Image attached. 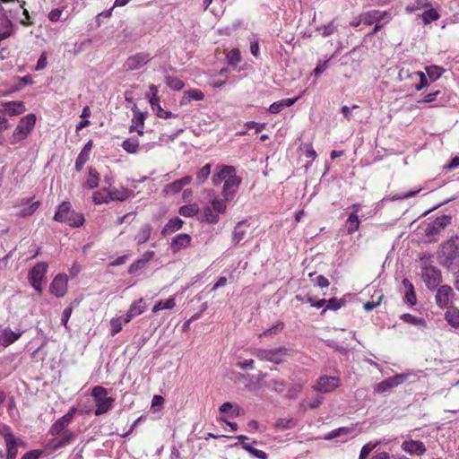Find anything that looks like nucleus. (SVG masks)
<instances>
[{
    "instance_id": "338daca9",
    "label": "nucleus",
    "mask_w": 459,
    "mask_h": 459,
    "mask_svg": "<svg viewBox=\"0 0 459 459\" xmlns=\"http://www.w3.org/2000/svg\"><path fill=\"white\" fill-rule=\"evenodd\" d=\"M398 77L400 81H404L408 78H413L416 77L414 74V72L410 73L409 69H405L404 67L401 68L398 74Z\"/></svg>"
},
{
    "instance_id": "2f4dec72",
    "label": "nucleus",
    "mask_w": 459,
    "mask_h": 459,
    "mask_svg": "<svg viewBox=\"0 0 459 459\" xmlns=\"http://www.w3.org/2000/svg\"><path fill=\"white\" fill-rule=\"evenodd\" d=\"M360 221L356 212L351 213L345 221L347 234L352 235L359 228Z\"/></svg>"
},
{
    "instance_id": "a18cd8bd",
    "label": "nucleus",
    "mask_w": 459,
    "mask_h": 459,
    "mask_svg": "<svg viewBox=\"0 0 459 459\" xmlns=\"http://www.w3.org/2000/svg\"><path fill=\"white\" fill-rule=\"evenodd\" d=\"M421 19L425 24L437 21L439 18V13L435 9H429L420 14Z\"/></svg>"
},
{
    "instance_id": "7ed1b4c3",
    "label": "nucleus",
    "mask_w": 459,
    "mask_h": 459,
    "mask_svg": "<svg viewBox=\"0 0 459 459\" xmlns=\"http://www.w3.org/2000/svg\"><path fill=\"white\" fill-rule=\"evenodd\" d=\"M91 396L96 403V410L94 411L96 416L108 412L115 403L114 398L108 396V390L100 385L92 388Z\"/></svg>"
},
{
    "instance_id": "e2e57ef3",
    "label": "nucleus",
    "mask_w": 459,
    "mask_h": 459,
    "mask_svg": "<svg viewBox=\"0 0 459 459\" xmlns=\"http://www.w3.org/2000/svg\"><path fill=\"white\" fill-rule=\"evenodd\" d=\"M302 385L300 384H295L293 385L288 391L287 396L289 398H295L301 391H302Z\"/></svg>"
},
{
    "instance_id": "58836bf2",
    "label": "nucleus",
    "mask_w": 459,
    "mask_h": 459,
    "mask_svg": "<svg viewBox=\"0 0 459 459\" xmlns=\"http://www.w3.org/2000/svg\"><path fill=\"white\" fill-rule=\"evenodd\" d=\"M139 142L137 138H128L122 143V148L128 153H136Z\"/></svg>"
},
{
    "instance_id": "39448f33",
    "label": "nucleus",
    "mask_w": 459,
    "mask_h": 459,
    "mask_svg": "<svg viewBox=\"0 0 459 459\" xmlns=\"http://www.w3.org/2000/svg\"><path fill=\"white\" fill-rule=\"evenodd\" d=\"M48 268V264L46 262H39L35 264L28 273V281L30 284L39 294L43 290L42 282L46 279Z\"/></svg>"
},
{
    "instance_id": "a19ab883",
    "label": "nucleus",
    "mask_w": 459,
    "mask_h": 459,
    "mask_svg": "<svg viewBox=\"0 0 459 459\" xmlns=\"http://www.w3.org/2000/svg\"><path fill=\"white\" fill-rule=\"evenodd\" d=\"M99 185V176L96 170L90 168L89 176L85 181L84 186L90 189L97 187Z\"/></svg>"
},
{
    "instance_id": "4d7b16f0",
    "label": "nucleus",
    "mask_w": 459,
    "mask_h": 459,
    "mask_svg": "<svg viewBox=\"0 0 459 459\" xmlns=\"http://www.w3.org/2000/svg\"><path fill=\"white\" fill-rule=\"evenodd\" d=\"M129 311H131L135 316L141 315L144 311V307L143 305V299H140L130 306Z\"/></svg>"
},
{
    "instance_id": "603ef678",
    "label": "nucleus",
    "mask_w": 459,
    "mask_h": 459,
    "mask_svg": "<svg viewBox=\"0 0 459 459\" xmlns=\"http://www.w3.org/2000/svg\"><path fill=\"white\" fill-rule=\"evenodd\" d=\"M185 97L187 99V100H202L204 98V94L200 91L196 89L188 90L185 91Z\"/></svg>"
},
{
    "instance_id": "6ab92c4d",
    "label": "nucleus",
    "mask_w": 459,
    "mask_h": 459,
    "mask_svg": "<svg viewBox=\"0 0 459 459\" xmlns=\"http://www.w3.org/2000/svg\"><path fill=\"white\" fill-rule=\"evenodd\" d=\"M232 172H234V167L228 165H218L212 176V184L214 186H218L221 182L224 183L228 176Z\"/></svg>"
},
{
    "instance_id": "774afa93",
    "label": "nucleus",
    "mask_w": 459,
    "mask_h": 459,
    "mask_svg": "<svg viewBox=\"0 0 459 459\" xmlns=\"http://www.w3.org/2000/svg\"><path fill=\"white\" fill-rule=\"evenodd\" d=\"M41 454L39 450H32L26 453L21 459H39Z\"/></svg>"
},
{
    "instance_id": "4468645a",
    "label": "nucleus",
    "mask_w": 459,
    "mask_h": 459,
    "mask_svg": "<svg viewBox=\"0 0 459 459\" xmlns=\"http://www.w3.org/2000/svg\"><path fill=\"white\" fill-rule=\"evenodd\" d=\"M22 101H8L0 103V112L8 116H18L25 112Z\"/></svg>"
},
{
    "instance_id": "9b49d317",
    "label": "nucleus",
    "mask_w": 459,
    "mask_h": 459,
    "mask_svg": "<svg viewBox=\"0 0 459 459\" xmlns=\"http://www.w3.org/2000/svg\"><path fill=\"white\" fill-rule=\"evenodd\" d=\"M340 385V379L335 377L322 376L320 377L316 384L314 385V389L316 392L326 394L336 389Z\"/></svg>"
},
{
    "instance_id": "b1692460",
    "label": "nucleus",
    "mask_w": 459,
    "mask_h": 459,
    "mask_svg": "<svg viewBox=\"0 0 459 459\" xmlns=\"http://www.w3.org/2000/svg\"><path fill=\"white\" fill-rule=\"evenodd\" d=\"M248 225L246 221H239L234 228L232 232V244L238 245L243 240L247 233Z\"/></svg>"
},
{
    "instance_id": "864d4df0",
    "label": "nucleus",
    "mask_w": 459,
    "mask_h": 459,
    "mask_svg": "<svg viewBox=\"0 0 459 459\" xmlns=\"http://www.w3.org/2000/svg\"><path fill=\"white\" fill-rule=\"evenodd\" d=\"M123 325L124 323L122 322V317L112 318L110 320V334L115 336L117 333H118L122 330Z\"/></svg>"
},
{
    "instance_id": "a211bd4d",
    "label": "nucleus",
    "mask_w": 459,
    "mask_h": 459,
    "mask_svg": "<svg viewBox=\"0 0 459 459\" xmlns=\"http://www.w3.org/2000/svg\"><path fill=\"white\" fill-rule=\"evenodd\" d=\"M191 243V237L186 233L176 235L170 243V249L173 253H178L182 249H186Z\"/></svg>"
},
{
    "instance_id": "f704fd0d",
    "label": "nucleus",
    "mask_w": 459,
    "mask_h": 459,
    "mask_svg": "<svg viewBox=\"0 0 459 459\" xmlns=\"http://www.w3.org/2000/svg\"><path fill=\"white\" fill-rule=\"evenodd\" d=\"M201 215L203 220L208 223L214 224L219 221V215L210 206L204 207L201 212Z\"/></svg>"
},
{
    "instance_id": "9d476101",
    "label": "nucleus",
    "mask_w": 459,
    "mask_h": 459,
    "mask_svg": "<svg viewBox=\"0 0 459 459\" xmlns=\"http://www.w3.org/2000/svg\"><path fill=\"white\" fill-rule=\"evenodd\" d=\"M68 278L65 274H57L49 285V292L56 298L64 297L67 292Z\"/></svg>"
},
{
    "instance_id": "393cba45",
    "label": "nucleus",
    "mask_w": 459,
    "mask_h": 459,
    "mask_svg": "<svg viewBox=\"0 0 459 459\" xmlns=\"http://www.w3.org/2000/svg\"><path fill=\"white\" fill-rule=\"evenodd\" d=\"M92 141H89L85 143L82 150L79 153L76 161H75V169L77 171L82 170L83 165L87 162L90 158V152L92 149Z\"/></svg>"
},
{
    "instance_id": "c9c22d12",
    "label": "nucleus",
    "mask_w": 459,
    "mask_h": 459,
    "mask_svg": "<svg viewBox=\"0 0 459 459\" xmlns=\"http://www.w3.org/2000/svg\"><path fill=\"white\" fill-rule=\"evenodd\" d=\"M176 306V300L174 298H169L166 300H160L152 307V312L157 313L163 309H172Z\"/></svg>"
},
{
    "instance_id": "423d86ee",
    "label": "nucleus",
    "mask_w": 459,
    "mask_h": 459,
    "mask_svg": "<svg viewBox=\"0 0 459 459\" xmlns=\"http://www.w3.org/2000/svg\"><path fill=\"white\" fill-rule=\"evenodd\" d=\"M254 355L262 361H268L275 364H280L287 356V349L284 347L276 349H256Z\"/></svg>"
},
{
    "instance_id": "4c0bfd02",
    "label": "nucleus",
    "mask_w": 459,
    "mask_h": 459,
    "mask_svg": "<svg viewBox=\"0 0 459 459\" xmlns=\"http://www.w3.org/2000/svg\"><path fill=\"white\" fill-rule=\"evenodd\" d=\"M145 115L144 113H137V115H134L132 118V126H130V132H133L137 126L143 127ZM137 133L139 134H143V129H137Z\"/></svg>"
},
{
    "instance_id": "37998d69",
    "label": "nucleus",
    "mask_w": 459,
    "mask_h": 459,
    "mask_svg": "<svg viewBox=\"0 0 459 459\" xmlns=\"http://www.w3.org/2000/svg\"><path fill=\"white\" fill-rule=\"evenodd\" d=\"M92 198H93V203L95 204H108V202H110L107 189H103L101 191L95 192L93 194Z\"/></svg>"
},
{
    "instance_id": "ddd939ff",
    "label": "nucleus",
    "mask_w": 459,
    "mask_h": 459,
    "mask_svg": "<svg viewBox=\"0 0 459 459\" xmlns=\"http://www.w3.org/2000/svg\"><path fill=\"white\" fill-rule=\"evenodd\" d=\"M423 281L429 290H434L441 281V273L438 269L429 266L422 273Z\"/></svg>"
},
{
    "instance_id": "79ce46f5",
    "label": "nucleus",
    "mask_w": 459,
    "mask_h": 459,
    "mask_svg": "<svg viewBox=\"0 0 459 459\" xmlns=\"http://www.w3.org/2000/svg\"><path fill=\"white\" fill-rule=\"evenodd\" d=\"M401 319L405 322V323H408V324H411V325H419V326H421V327H425L426 326V321L423 319V318H419V317H416L411 314H403L401 316Z\"/></svg>"
},
{
    "instance_id": "7c9ffc66",
    "label": "nucleus",
    "mask_w": 459,
    "mask_h": 459,
    "mask_svg": "<svg viewBox=\"0 0 459 459\" xmlns=\"http://www.w3.org/2000/svg\"><path fill=\"white\" fill-rule=\"evenodd\" d=\"M183 226V221L178 217L170 219L161 230V234L166 236L178 231Z\"/></svg>"
},
{
    "instance_id": "6e6d98bb",
    "label": "nucleus",
    "mask_w": 459,
    "mask_h": 459,
    "mask_svg": "<svg viewBox=\"0 0 459 459\" xmlns=\"http://www.w3.org/2000/svg\"><path fill=\"white\" fill-rule=\"evenodd\" d=\"M414 74H415V76H416V77H418V78H419V80H420L419 83H417V84L415 85V89H416L417 91H420V90H422L423 88H425L426 86H428L429 82H428V80H427V78H426V75H425V74H424L423 72H421V71H416V72H414Z\"/></svg>"
},
{
    "instance_id": "cd10ccee",
    "label": "nucleus",
    "mask_w": 459,
    "mask_h": 459,
    "mask_svg": "<svg viewBox=\"0 0 459 459\" xmlns=\"http://www.w3.org/2000/svg\"><path fill=\"white\" fill-rule=\"evenodd\" d=\"M14 32V26L12 21L5 15L3 14L0 17V34L4 37L9 38Z\"/></svg>"
},
{
    "instance_id": "680f3d73",
    "label": "nucleus",
    "mask_w": 459,
    "mask_h": 459,
    "mask_svg": "<svg viewBox=\"0 0 459 459\" xmlns=\"http://www.w3.org/2000/svg\"><path fill=\"white\" fill-rule=\"evenodd\" d=\"M379 445V442L376 443H367L364 445L360 450L361 457H368L370 452Z\"/></svg>"
},
{
    "instance_id": "69168bd1",
    "label": "nucleus",
    "mask_w": 459,
    "mask_h": 459,
    "mask_svg": "<svg viewBox=\"0 0 459 459\" xmlns=\"http://www.w3.org/2000/svg\"><path fill=\"white\" fill-rule=\"evenodd\" d=\"M245 126L249 128V129H255V133H259L261 132L264 127H265V124L263 123V124H260V123H257V122H255V121H247Z\"/></svg>"
},
{
    "instance_id": "4be33fe9",
    "label": "nucleus",
    "mask_w": 459,
    "mask_h": 459,
    "mask_svg": "<svg viewBox=\"0 0 459 459\" xmlns=\"http://www.w3.org/2000/svg\"><path fill=\"white\" fill-rule=\"evenodd\" d=\"M39 206V201H34L33 198L26 199L22 201L20 204L19 214L22 217H27L32 215Z\"/></svg>"
},
{
    "instance_id": "f3484780",
    "label": "nucleus",
    "mask_w": 459,
    "mask_h": 459,
    "mask_svg": "<svg viewBox=\"0 0 459 459\" xmlns=\"http://www.w3.org/2000/svg\"><path fill=\"white\" fill-rule=\"evenodd\" d=\"M402 449L411 455H421L426 452L425 445L421 441L412 439L403 441L402 444Z\"/></svg>"
},
{
    "instance_id": "ea45409f",
    "label": "nucleus",
    "mask_w": 459,
    "mask_h": 459,
    "mask_svg": "<svg viewBox=\"0 0 459 459\" xmlns=\"http://www.w3.org/2000/svg\"><path fill=\"white\" fill-rule=\"evenodd\" d=\"M228 200H225V198H219L214 197L212 200V209L218 214V213H224L226 212V202Z\"/></svg>"
},
{
    "instance_id": "1a4fd4ad",
    "label": "nucleus",
    "mask_w": 459,
    "mask_h": 459,
    "mask_svg": "<svg viewBox=\"0 0 459 459\" xmlns=\"http://www.w3.org/2000/svg\"><path fill=\"white\" fill-rule=\"evenodd\" d=\"M407 379V375L397 374L392 377L386 378L374 386V392L383 394L390 391L395 386L403 384Z\"/></svg>"
},
{
    "instance_id": "c03bdc74",
    "label": "nucleus",
    "mask_w": 459,
    "mask_h": 459,
    "mask_svg": "<svg viewBox=\"0 0 459 459\" xmlns=\"http://www.w3.org/2000/svg\"><path fill=\"white\" fill-rule=\"evenodd\" d=\"M426 72H427V74H428L429 78L430 79V81L435 82L438 78H440L444 70L439 66L432 65V66H428L426 68Z\"/></svg>"
},
{
    "instance_id": "5701e85b",
    "label": "nucleus",
    "mask_w": 459,
    "mask_h": 459,
    "mask_svg": "<svg viewBox=\"0 0 459 459\" xmlns=\"http://www.w3.org/2000/svg\"><path fill=\"white\" fill-rule=\"evenodd\" d=\"M150 104L154 112H156V115L159 117L162 118H169V117H177L178 116L171 113L170 111L163 109V107H160V99L156 94H152V96L150 98Z\"/></svg>"
},
{
    "instance_id": "dca6fc26",
    "label": "nucleus",
    "mask_w": 459,
    "mask_h": 459,
    "mask_svg": "<svg viewBox=\"0 0 459 459\" xmlns=\"http://www.w3.org/2000/svg\"><path fill=\"white\" fill-rule=\"evenodd\" d=\"M150 61V56L146 53H138L130 56L126 62L127 70H137L145 65Z\"/></svg>"
},
{
    "instance_id": "e433bc0d",
    "label": "nucleus",
    "mask_w": 459,
    "mask_h": 459,
    "mask_svg": "<svg viewBox=\"0 0 459 459\" xmlns=\"http://www.w3.org/2000/svg\"><path fill=\"white\" fill-rule=\"evenodd\" d=\"M212 165L210 163L204 165L201 168L196 174V184L202 185L204 184L211 174Z\"/></svg>"
},
{
    "instance_id": "473e14b6",
    "label": "nucleus",
    "mask_w": 459,
    "mask_h": 459,
    "mask_svg": "<svg viewBox=\"0 0 459 459\" xmlns=\"http://www.w3.org/2000/svg\"><path fill=\"white\" fill-rule=\"evenodd\" d=\"M446 321L453 327H459V309L451 307L445 314Z\"/></svg>"
},
{
    "instance_id": "0eeeda50",
    "label": "nucleus",
    "mask_w": 459,
    "mask_h": 459,
    "mask_svg": "<svg viewBox=\"0 0 459 459\" xmlns=\"http://www.w3.org/2000/svg\"><path fill=\"white\" fill-rule=\"evenodd\" d=\"M242 182V178L236 174V169L234 172L230 173L223 183L221 195L225 200L231 201L238 187Z\"/></svg>"
},
{
    "instance_id": "f257e3e1",
    "label": "nucleus",
    "mask_w": 459,
    "mask_h": 459,
    "mask_svg": "<svg viewBox=\"0 0 459 459\" xmlns=\"http://www.w3.org/2000/svg\"><path fill=\"white\" fill-rule=\"evenodd\" d=\"M437 258L443 266L450 269L459 264V238L452 237L441 245L437 251Z\"/></svg>"
},
{
    "instance_id": "a878e982",
    "label": "nucleus",
    "mask_w": 459,
    "mask_h": 459,
    "mask_svg": "<svg viewBox=\"0 0 459 459\" xmlns=\"http://www.w3.org/2000/svg\"><path fill=\"white\" fill-rule=\"evenodd\" d=\"M152 232V226L149 223H144L141 226L138 232L134 236V240L138 245H143L149 240Z\"/></svg>"
},
{
    "instance_id": "6e6552de",
    "label": "nucleus",
    "mask_w": 459,
    "mask_h": 459,
    "mask_svg": "<svg viewBox=\"0 0 459 459\" xmlns=\"http://www.w3.org/2000/svg\"><path fill=\"white\" fill-rule=\"evenodd\" d=\"M454 297L455 292L449 285H441L437 289L435 296L436 304L442 309L449 308L453 304Z\"/></svg>"
},
{
    "instance_id": "09e8293b",
    "label": "nucleus",
    "mask_w": 459,
    "mask_h": 459,
    "mask_svg": "<svg viewBox=\"0 0 459 459\" xmlns=\"http://www.w3.org/2000/svg\"><path fill=\"white\" fill-rule=\"evenodd\" d=\"M199 209L196 204L184 205L180 207L179 213L185 217H192L198 212Z\"/></svg>"
},
{
    "instance_id": "0e129e2a",
    "label": "nucleus",
    "mask_w": 459,
    "mask_h": 459,
    "mask_svg": "<svg viewBox=\"0 0 459 459\" xmlns=\"http://www.w3.org/2000/svg\"><path fill=\"white\" fill-rule=\"evenodd\" d=\"M382 298H383V295H379L377 301H368V302L364 303L363 308L366 311H371L372 309H374L375 307H377V306L380 305Z\"/></svg>"
},
{
    "instance_id": "c85d7f7f",
    "label": "nucleus",
    "mask_w": 459,
    "mask_h": 459,
    "mask_svg": "<svg viewBox=\"0 0 459 459\" xmlns=\"http://www.w3.org/2000/svg\"><path fill=\"white\" fill-rule=\"evenodd\" d=\"M108 193L109 201H124L127 199L130 195V191L126 188H108L107 189Z\"/></svg>"
},
{
    "instance_id": "bf43d9fd",
    "label": "nucleus",
    "mask_w": 459,
    "mask_h": 459,
    "mask_svg": "<svg viewBox=\"0 0 459 459\" xmlns=\"http://www.w3.org/2000/svg\"><path fill=\"white\" fill-rule=\"evenodd\" d=\"M227 57H228L229 63L231 65H237L241 60L240 53L238 49L230 50L228 53Z\"/></svg>"
},
{
    "instance_id": "412c9836",
    "label": "nucleus",
    "mask_w": 459,
    "mask_h": 459,
    "mask_svg": "<svg viewBox=\"0 0 459 459\" xmlns=\"http://www.w3.org/2000/svg\"><path fill=\"white\" fill-rule=\"evenodd\" d=\"M154 255L153 251H146L140 258L129 266L128 273L134 274L137 271L145 268L148 263L154 257Z\"/></svg>"
},
{
    "instance_id": "3c124183",
    "label": "nucleus",
    "mask_w": 459,
    "mask_h": 459,
    "mask_svg": "<svg viewBox=\"0 0 459 459\" xmlns=\"http://www.w3.org/2000/svg\"><path fill=\"white\" fill-rule=\"evenodd\" d=\"M265 385L277 393H282L285 390L284 382L276 379H272L266 382Z\"/></svg>"
},
{
    "instance_id": "aec40b11",
    "label": "nucleus",
    "mask_w": 459,
    "mask_h": 459,
    "mask_svg": "<svg viewBox=\"0 0 459 459\" xmlns=\"http://www.w3.org/2000/svg\"><path fill=\"white\" fill-rule=\"evenodd\" d=\"M388 13L386 11L372 10L360 14V22L365 25H371L379 22Z\"/></svg>"
},
{
    "instance_id": "052dcab7",
    "label": "nucleus",
    "mask_w": 459,
    "mask_h": 459,
    "mask_svg": "<svg viewBox=\"0 0 459 459\" xmlns=\"http://www.w3.org/2000/svg\"><path fill=\"white\" fill-rule=\"evenodd\" d=\"M295 424L296 422L293 419H279L276 422V427L287 429L292 428L293 426H295Z\"/></svg>"
},
{
    "instance_id": "de8ad7c7",
    "label": "nucleus",
    "mask_w": 459,
    "mask_h": 459,
    "mask_svg": "<svg viewBox=\"0 0 459 459\" xmlns=\"http://www.w3.org/2000/svg\"><path fill=\"white\" fill-rule=\"evenodd\" d=\"M242 447H243L244 450H246L247 452H248L250 455H252L253 456H255L256 458L267 459V457H268L266 453H264L262 450H258L256 448H254L249 444H243Z\"/></svg>"
},
{
    "instance_id": "c756f323",
    "label": "nucleus",
    "mask_w": 459,
    "mask_h": 459,
    "mask_svg": "<svg viewBox=\"0 0 459 459\" xmlns=\"http://www.w3.org/2000/svg\"><path fill=\"white\" fill-rule=\"evenodd\" d=\"M22 332H13L11 329H4L0 336L2 344L4 346H8L18 340Z\"/></svg>"
},
{
    "instance_id": "2eb2a0df",
    "label": "nucleus",
    "mask_w": 459,
    "mask_h": 459,
    "mask_svg": "<svg viewBox=\"0 0 459 459\" xmlns=\"http://www.w3.org/2000/svg\"><path fill=\"white\" fill-rule=\"evenodd\" d=\"M76 409L73 407L63 417L56 420L50 429L51 435L55 436L61 433L63 429L72 421Z\"/></svg>"
},
{
    "instance_id": "20e7f679",
    "label": "nucleus",
    "mask_w": 459,
    "mask_h": 459,
    "mask_svg": "<svg viewBox=\"0 0 459 459\" xmlns=\"http://www.w3.org/2000/svg\"><path fill=\"white\" fill-rule=\"evenodd\" d=\"M35 124L36 116L32 113L21 118L9 140L10 144H16L20 141L24 140L30 133Z\"/></svg>"
},
{
    "instance_id": "13d9d810",
    "label": "nucleus",
    "mask_w": 459,
    "mask_h": 459,
    "mask_svg": "<svg viewBox=\"0 0 459 459\" xmlns=\"http://www.w3.org/2000/svg\"><path fill=\"white\" fill-rule=\"evenodd\" d=\"M0 435L4 437L5 443H10L11 441H13L14 439H17L13 434L11 431L10 427L4 426L0 429Z\"/></svg>"
},
{
    "instance_id": "72a5a7b5",
    "label": "nucleus",
    "mask_w": 459,
    "mask_h": 459,
    "mask_svg": "<svg viewBox=\"0 0 459 459\" xmlns=\"http://www.w3.org/2000/svg\"><path fill=\"white\" fill-rule=\"evenodd\" d=\"M7 452H6V457L10 459H16L18 449V446H24V443L20 439H14L13 441H11L10 443H5Z\"/></svg>"
},
{
    "instance_id": "f8f14e48",
    "label": "nucleus",
    "mask_w": 459,
    "mask_h": 459,
    "mask_svg": "<svg viewBox=\"0 0 459 459\" xmlns=\"http://www.w3.org/2000/svg\"><path fill=\"white\" fill-rule=\"evenodd\" d=\"M451 222V217L448 215H442L436 218L434 221L429 222L425 228L427 236H434L438 234Z\"/></svg>"
},
{
    "instance_id": "f03ea898",
    "label": "nucleus",
    "mask_w": 459,
    "mask_h": 459,
    "mask_svg": "<svg viewBox=\"0 0 459 459\" xmlns=\"http://www.w3.org/2000/svg\"><path fill=\"white\" fill-rule=\"evenodd\" d=\"M54 220L59 222H65L72 227H79L84 222V217L82 213L71 211V204L69 202H63L55 216Z\"/></svg>"
},
{
    "instance_id": "8fccbe9b",
    "label": "nucleus",
    "mask_w": 459,
    "mask_h": 459,
    "mask_svg": "<svg viewBox=\"0 0 459 459\" xmlns=\"http://www.w3.org/2000/svg\"><path fill=\"white\" fill-rule=\"evenodd\" d=\"M283 327H284L283 322H278L273 326H272V327L266 329L265 331H264L263 333H261L259 336L260 337H262V336H272V335L277 334V333H281L283 330Z\"/></svg>"
},
{
    "instance_id": "5fc2aeb1",
    "label": "nucleus",
    "mask_w": 459,
    "mask_h": 459,
    "mask_svg": "<svg viewBox=\"0 0 459 459\" xmlns=\"http://www.w3.org/2000/svg\"><path fill=\"white\" fill-rule=\"evenodd\" d=\"M74 438V434L70 431H65L63 433L62 437L54 445L55 448H58L64 446L70 443V441Z\"/></svg>"
},
{
    "instance_id": "bb28decb",
    "label": "nucleus",
    "mask_w": 459,
    "mask_h": 459,
    "mask_svg": "<svg viewBox=\"0 0 459 459\" xmlns=\"http://www.w3.org/2000/svg\"><path fill=\"white\" fill-rule=\"evenodd\" d=\"M299 98L283 99L270 105L268 110L272 114H278L283 108L292 106Z\"/></svg>"
},
{
    "instance_id": "49530a36",
    "label": "nucleus",
    "mask_w": 459,
    "mask_h": 459,
    "mask_svg": "<svg viewBox=\"0 0 459 459\" xmlns=\"http://www.w3.org/2000/svg\"><path fill=\"white\" fill-rule=\"evenodd\" d=\"M166 83L173 91H180L184 87V82L178 77L168 76Z\"/></svg>"
}]
</instances>
